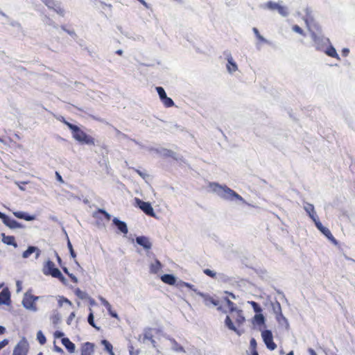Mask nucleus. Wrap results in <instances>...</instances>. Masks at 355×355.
Returning a JSON list of instances; mask_svg holds the SVG:
<instances>
[{"mask_svg":"<svg viewBox=\"0 0 355 355\" xmlns=\"http://www.w3.org/2000/svg\"><path fill=\"white\" fill-rule=\"evenodd\" d=\"M210 188L214 193L225 200L238 202L239 203H246V201L241 196L226 185H220L218 183H211L210 184Z\"/></svg>","mask_w":355,"mask_h":355,"instance_id":"obj_1","label":"nucleus"},{"mask_svg":"<svg viewBox=\"0 0 355 355\" xmlns=\"http://www.w3.org/2000/svg\"><path fill=\"white\" fill-rule=\"evenodd\" d=\"M68 128L72 131L73 137L82 144L94 145V139L81 130L77 125L68 124Z\"/></svg>","mask_w":355,"mask_h":355,"instance_id":"obj_2","label":"nucleus"},{"mask_svg":"<svg viewBox=\"0 0 355 355\" xmlns=\"http://www.w3.org/2000/svg\"><path fill=\"white\" fill-rule=\"evenodd\" d=\"M265 9L270 10H277L280 15L286 17L288 15L289 12L286 6H282L279 2L268 1L262 6Z\"/></svg>","mask_w":355,"mask_h":355,"instance_id":"obj_3","label":"nucleus"},{"mask_svg":"<svg viewBox=\"0 0 355 355\" xmlns=\"http://www.w3.org/2000/svg\"><path fill=\"white\" fill-rule=\"evenodd\" d=\"M39 297L34 296L28 292L24 294L22 304L24 307L28 310L36 312L37 311L35 301L37 300Z\"/></svg>","mask_w":355,"mask_h":355,"instance_id":"obj_4","label":"nucleus"},{"mask_svg":"<svg viewBox=\"0 0 355 355\" xmlns=\"http://www.w3.org/2000/svg\"><path fill=\"white\" fill-rule=\"evenodd\" d=\"M261 337L268 349L274 350L277 348V345L273 342V336L270 330L263 331L261 332Z\"/></svg>","mask_w":355,"mask_h":355,"instance_id":"obj_5","label":"nucleus"},{"mask_svg":"<svg viewBox=\"0 0 355 355\" xmlns=\"http://www.w3.org/2000/svg\"><path fill=\"white\" fill-rule=\"evenodd\" d=\"M42 2L49 8L50 10H53L58 15L63 17L64 15V10L61 6L60 3L57 2L54 0H42Z\"/></svg>","mask_w":355,"mask_h":355,"instance_id":"obj_6","label":"nucleus"},{"mask_svg":"<svg viewBox=\"0 0 355 355\" xmlns=\"http://www.w3.org/2000/svg\"><path fill=\"white\" fill-rule=\"evenodd\" d=\"M137 205L147 215L155 216V212L150 203L144 202L137 198H135Z\"/></svg>","mask_w":355,"mask_h":355,"instance_id":"obj_7","label":"nucleus"},{"mask_svg":"<svg viewBox=\"0 0 355 355\" xmlns=\"http://www.w3.org/2000/svg\"><path fill=\"white\" fill-rule=\"evenodd\" d=\"M311 38L315 42L317 49H320L324 45L329 43V40L322 35H318L314 32H311Z\"/></svg>","mask_w":355,"mask_h":355,"instance_id":"obj_8","label":"nucleus"},{"mask_svg":"<svg viewBox=\"0 0 355 355\" xmlns=\"http://www.w3.org/2000/svg\"><path fill=\"white\" fill-rule=\"evenodd\" d=\"M317 228L333 243L337 244V241L335 239V238L333 236L332 234L331 233L330 230L322 225V224L320 222L319 220H318L316 222L314 223Z\"/></svg>","mask_w":355,"mask_h":355,"instance_id":"obj_9","label":"nucleus"},{"mask_svg":"<svg viewBox=\"0 0 355 355\" xmlns=\"http://www.w3.org/2000/svg\"><path fill=\"white\" fill-rule=\"evenodd\" d=\"M225 54L226 55V60L227 61V64L226 65L227 70L230 73H233L234 72L238 70L237 64L234 60L230 52H225Z\"/></svg>","mask_w":355,"mask_h":355,"instance_id":"obj_10","label":"nucleus"},{"mask_svg":"<svg viewBox=\"0 0 355 355\" xmlns=\"http://www.w3.org/2000/svg\"><path fill=\"white\" fill-rule=\"evenodd\" d=\"M28 345L25 340H21L15 347L12 355H26Z\"/></svg>","mask_w":355,"mask_h":355,"instance_id":"obj_11","label":"nucleus"},{"mask_svg":"<svg viewBox=\"0 0 355 355\" xmlns=\"http://www.w3.org/2000/svg\"><path fill=\"white\" fill-rule=\"evenodd\" d=\"M304 209L314 223L319 220L313 205L306 202Z\"/></svg>","mask_w":355,"mask_h":355,"instance_id":"obj_12","label":"nucleus"},{"mask_svg":"<svg viewBox=\"0 0 355 355\" xmlns=\"http://www.w3.org/2000/svg\"><path fill=\"white\" fill-rule=\"evenodd\" d=\"M136 242L146 250H150L152 247V243L149 239L144 236H137L136 238Z\"/></svg>","mask_w":355,"mask_h":355,"instance_id":"obj_13","label":"nucleus"},{"mask_svg":"<svg viewBox=\"0 0 355 355\" xmlns=\"http://www.w3.org/2000/svg\"><path fill=\"white\" fill-rule=\"evenodd\" d=\"M10 303V293L8 288H6L0 293V304L8 305Z\"/></svg>","mask_w":355,"mask_h":355,"instance_id":"obj_14","label":"nucleus"},{"mask_svg":"<svg viewBox=\"0 0 355 355\" xmlns=\"http://www.w3.org/2000/svg\"><path fill=\"white\" fill-rule=\"evenodd\" d=\"M3 223L10 229L24 228V226L21 223H18L14 219L10 218L8 216H6Z\"/></svg>","mask_w":355,"mask_h":355,"instance_id":"obj_15","label":"nucleus"},{"mask_svg":"<svg viewBox=\"0 0 355 355\" xmlns=\"http://www.w3.org/2000/svg\"><path fill=\"white\" fill-rule=\"evenodd\" d=\"M33 253H35V258L37 259L40 254V250L37 247L29 246L28 249L23 252L22 257L24 259H27Z\"/></svg>","mask_w":355,"mask_h":355,"instance_id":"obj_16","label":"nucleus"},{"mask_svg":"<svg viewBox=\"0 0 355 355\" xmlns=\"http://www.w3.org/2000/svg\"><path fill=\"white\" fill-rule=\"evenodd\" d=\"M113 223L122 233L126 234L128 232L127 225L125 222L120 220L117 218L113 219Z\"/></svg>","mask_w":355,"mask_h":355,"instance_id":"obj_17","label":"nucleus"},{"mask_svg":"<svg viewBox=\"0 0 355 355\" xmlns=\"http://www.w3.org/2000/svg\"><path fill=\"white\" fill-rule=\"evenodd\" d=\"M55 270H60L55 268V264L53 261H48L44 266V272L46 275H51L52 277H53L54 271Z\"/></svg>","mask_w":355,"mask_h":355,"instance_id":"obj_18","label":"nucleus"},{"mask_svg":"<svg viewBox=\"0 0 355 355\" xmlns=\"http://www.w3.org/2000/svg\"><path fill=\"white\" fill-rule=\"evenodd\" d=\"M2 242L8 245H12L15 248L17 247V244L15 242V239L13 236H6L4 233L1 234Z\"/></svg>","mask_w":355,"mask_h":355,"instance_id":"obj_19","label":"nucleus"},{"mask_svg":"<svg viewBox=\"0 0 355 355\" xmlns=\"http://www.w3.org/2000/svg\"><path fill=\"white\" fill-rule=\"evenodd\" d=\"M94 345L91 343H85L81 349V355H91L94 352Z\"/></svg>","mask_w":355,"mask_h":355,"instance_id":"obj_20","label":"nucleus"},{"mask_svg":"<svg viewBox=\"0 0 355 355\" xmlns=\"http://www.w3.org/2000/svg\"><path fill=\"white\" fill-rule=\"evenodd\" d=\"M13 214L17 218H20V219H24L25 220H27V221H31V220H35V216L29 215L26 212H24V211H14Z\"/></svg>","mask_w":355,"mask_h":355,"instance_id":"obj_21","label":"nucleus"},{"mask_svg":"<svg viewBox=\"0 0 355 355\" xmlns=\"http://www.w3.org/2000/svg\"><path fill=\"white\" fill-rule=\"evenodd\" d=\"M198 294L204 298V302L206 306H209L210 304L218 306L219 304L218 301L215 300L209 295H205L200 292H198Z\"/></svg>","mask_w":355,"mask_h":355,"instance_id":"obj_22","label":"nucleus"},{"mask_svg":"<svg viewBox=\"0 0 355 355\" xmlns=\"http://www.w3.org/2000/svg\"><path fill=\"white\" fill-rule=\"evenodd\" d=\"M273 310H274L275 313H276L277 319L279 321L280 318H282L286 323H288L286 318L282 315L281 305L278 302H277L275 303V304L273 305Z\"/></svg>","mask_w":355,"mask_h":355,"instance_id":"obj_23","label":"nucleus"},{"mask_svg":"<svg viewBox=\"0 0 355 355\" xmlns=\"http://www.w3.org/2000/svg\"><path fill=\"white\" fill-rule=\"evenodd\" d=\"M62 343L69 351V352L73 353L75 352V345L71 342L68 338H63L62 339Z\"/></svg>","mask_w":355,"mask_h":355,"instance_id":"obj_24","label":"nucleus"},{"mask_svg":"<svg viewBox=\"0 0 355 355\" xmlns=\"http://www.w3.org/2000/svg\"><path fill=\"white\" fill-rule=\"evenodd\" d=\"M147 150L149 151H155L158 154H160L164 156L167 157H173V153L171 150H168L167 149L162 148L161 150L153 148H147Z\"/></svg>","mask_w":355,"mask_h":355,"instance_id":"obj_25","label":"nucleus"},{"mask_svg":"<svg viewBox=\"0 0 355 355\" xmlns=\"http://www.w3.org/2000/svg\"><path fill=\"white\" fill-rule=\"evenodd\" d=\"M161 279L163 282L169 285H174L176 281L175 276L168 274L162 275Z\"/></svg>","mask_w":355,"mask_h":355,"instance_id":"obj_26","label":"nucleus"},{"mask_svg":"<svg viewBox=\"0 0 355 355\" xmlns=\"http://www.w3.org/2000/svg\"><path fill=\"white\" fill-rule=\"evenodd\" d=\"M304 12L306 13L305 17H304V20L308 27V28L310 30V22L313 21V17L311 15V10L309 8H306L304 9Z\"/></svg>","mask_w":355,"mask_h":355,"instance_id":"obj_27","label":"nucleus"},{"mask_svg":"<svg viewBox=\"0 0 355 355\" xmlns=\"http://www.w3.org/2000/svg\"><path fill=\"white\" fill-rule=\"evenodd\" d=\"M162 268V264L159 261L156 259L150 266V270L152 273H157Z\"/></svg>","mask_w":355,"mask_h":355,"instance_id":"obj_28","label":"nucleus"},{"mask_svg":"<svg viewBox=\"0 0 355 355\" xmlns=\"http://www.w3.org/2000/svg\"><path fill=\"white\" fill-rule=\"evenodd\" d=\"M325 53L327 55L336 58L337 60H340V57L338 54L337 53L336 49L332 46H330L326 51Z\"/></svg>","mask_w":355,"mask_h":355,"instance_id":"obj_29","label":"nucleus"},{"mask_svg":"<svg viewBox=\"0 0 355 355\" xmlns=\"http://www.w3.org/2000/svg\"><path fill=\"white\" fill-rule=\"evenodd\" d=\"M225 325L231 330L235 331L237 334L240 335L239 331L236 329V327L234 325L232 320L230 319V316H227L225 321Z\"/></svg>","mask_w":355,"mask_h":355,"instance_id":"obj_30","label":"nucleus"},{"mask_svg":"<svg viewBox=\"0 0 355 355\" xmlns=\"http://www.w3.org/2000/svg\"><path fill=\"white\" fill-rule=\"evenodd\" d=\"M50 320L53 324H57L60 321V315L57 311H53Z\"/></svg>","mask_w":355,"mask_h":355,"instance_id":"obj_31","label":"nucleus"},{"mask_svg":"<svg viewBox=\"0 0 355 355\" xmlns=\"http://www.w3.org/2000/svg\"><path fill=\"white\" fill-rule=\"evenodd\" d=\"M254 322L256 324L261 325L265 322L264 316L261 314H256L254 317Z\"/></svg>","mask_w":355,"mask_h":355,"instance_id":"obj_32","label":"nucleus"},{"mask_svg":"<svg viewBox=\"0 0 355 355\" xmlns=\"http://www.w3.org/2000/svg\"><path fill=\"white\" fill-rule=\"evenodd\" d=\"M173 350L177 352H184V348L180 345L174 339H171Z\"/></svg>","mask_w":355,"mask_h":355,"instance_id":"obj_33","label":"nucleus"},{"mask_svg":"<svg viewBox=\"0 0 355 355\" xmlns=\"http://www.w3.org/2000/svg\"><path fill=\"white\" fill-rule=\"evenodd\" d=\"M161 101L164 105V106L166 107H171L174 105L173 101L168 96H166V98H164V99L162 100Z\"/></svg>","mask_w":355,"mask_h":355,"instance_id":"obj_34","label":"nucleus"},{"mask_svg":"<svg viewBox=\"0 0 355 355\" xmlns=\"http://www.w3.org/2000/svg\"><path fill=\"white\" fill-rule=\"evenodd\" d=\"M43 22L48 26H52L55 28H57V24L55 23V21L47 16L44 17Z\"/></svg>","mask_w":355,"mask_h":355,"instance_id":"obj_35","label":"nucleus"},{"mask_svg":"<svg viewBox=\"0 0 355 355\" xmlns=\"http://www.w3.org/2000/svg\"><path fill=\"white\" fill-rule=\"evenodd\" d=\"M0 14H1L2 16L5 17L8 20V21H9V23H10V24L12 26L15 27V28H19V29H20V28H21V25H20V24H19L18 21H13V20H10V19H8V17L6 15V14H5V13H3V12H0Z\"/></svg>","mask_w":355,"mask_h":355,"instance_id":"obj_36","label":"nucleus"},{"mask_svg":"<svg viewBox=\"0 0 355 355\" xmlns=\"http://www.w3.org/2000/svg\"><path fill=\"white\" fill-rule=\"evenodd\" d=\"M236 321L239 324H242L245 321V318L242 315L241 311L236 310Z\"/></svg>","mask_w":355,"mask_h":355,"instance_id":"obj_37","label":"nucleus"},{"mask_svg":"<svg viewBox=\"0 0 355 355\" xmlns=\"http://www.w3.org/2000/svg\"><path fill=\"white\" fill-rule=\"evenodd\" d=\"M53 277H56L59 279L62 283L66 284L67 279L66 278L62 275L61 272L60 270H55L54 271Z\"/></svg>","mask_w":355,"mask_h":355,"instance_id":"obj_38","label":"nucleus"},{"mask_svg":"<svg viewBox=\"0 0 355 355\" xmlns=\"http://www.w3.org/2000/svg\"><path fill=\"white\" fill-rule=\"evenodd\" d=\"M37 339L41 345H44L46 341V338L42 331H39L37 333Z\"/></svg>","mask_w":355,"mask_h":355,"instance_id":"obj_39","label":"nucleus"},{"mask_svg":"<svg viewBox=\"0 0 355 355\" xmlns=\"http://www.w3.org/2000/svg\"><path fill=\"white\" fill-rule=\"evenodd\" d=\"M156 90H157V92L158 93V95H159V98H160L161 101L163 100L164 98H166L167 96L165 92V90H164V89L163 87H156Z\"/></svg>","mask_w":355,"mask_h":355,"instance_id":"obj_40","label":"nucleus"},{"mask_svg":"<svg viewBox=\"0 0 355 355\" xmlns=\"http://www.w3.org/2000/svg\"><path fill=\"white\" fill-rule=\"evenodd\" d=\"M75 293H76V295H77L80 299H81V300H85V299H86V298H87V294L85 292H84V291H81V290H80V289H79V288H77V289L75 291Z\"/></svg>","mask_w":355,"mask_h":355,"instance_id":"obj_41","label":"nucleus"},{"mask_svg":"<svg viewBox=\"0 0 355 355\" xmlns=\"http://www.w3.org/2000/svg\"><path fill=\"white\" fill-rule=\"evenodd\" d=\"M101 344L105 346V349L108 352H112L113 347L112 345L106 340H103L101 341Z\"/></svg>","mask_w":355,"mask_h":355,"instance_id":"obj_42","label":"nucleus"},{"mask_svg":"<svg viewBox=\"0 0 355 355\" xmlns=\"http://www.w3.org/2000/svg\"><path fill=\"white\" fill-rule=\"evenodd\" d=\"M87 321L90 325H92L95 329L99 330V327H96L94 322V315L92 313H90L88 315Z\"/></svg>","mask_w":355,"mask_h":355,"instance_id":"obj_43","label":"nucleus"},{"mask_svg":"<svg viewBox=\"0 0 355 355\" xmlns=\"http://www.w3.org/2000/svg\"><path fill=\"white\" fill-rule=\"evenodd\" d=\"M101 304L105 306L108 311H110L111 304L103 297H99Z\"/></svg>","mask_w":355,"mask_h":355,"instance_id":"obj_44","label":"nucleus"},{"mask_svg":"<svg viewBox=\"0 0 355 355\" xmlns=\"http://www.w3.org/2000/svg\"><path fill=\"white\" fill-rule=\"evenodd\" d=\"M67 247L69 248V250L70 252V254L71 256L73 257V258H76V254L73 249V246L69 241V239H68V241H67Z\"/></svg>","mask_w":355,"mask_h":355,"instance_id":"obj_45","label":"nucleus"},{"mask_svg":"<svg viewBox=\"0 0 355 355\" xmlns=\"http://www.w3.org/2000/svg\"><path fill=\"white\" fill-rule=\"evenodd\" d=\"M204 273L211 277H215L216 275V272H214L210 269H208V268L204 270Z\"/></svg>","mask_w":355,"mask_h":355,"instance_id":"obj_46","label":"nucleus"},{"mask_svg":"<svg viewBox=\"0 0 355 355\" xmlns=\"http://www.w3.org/2000/svg\"><path fill=\"white\" fill-rule=\"evenodd\" d=\"M226 302L228 305V308L231 311L232 313H233L236 310V309L234 307V304L230 300H226Z\"/></svg>","mask_w":355,"mask_h":355,"instance_id":"obj_47","label":"nucleus"},{"mask_svg":"<svg viewBox=\"0 0 355 355\" xmlns=\"http://www.w3.org/2000/svg\"><path fill=\"white\" fill-rule=\"evenodd\" d=\"M293 31L295 33H297L300 35H304L303 30L297 25H294L292 28Z\"/></svg>","mask_w":355,"mask_h":355,"instance_id":"obj_48","label":"nucleus"},{"mask_svg":"<svg viewBox=\"0 0 355 355\" xmlns=\"http://www.w3.org/2000/svg\"><path fill=\"white\" fill-rule=\"evenodd\" d=\"M76 315H75V313L74 312H72L69 316L67 318V322L68 324H71V321L73 320V318H75Z\"/></svg>","mask_w":355,"mask_h":355,"instance_id":"obj_49","label":"nucleus"},{"mask_svg":"<svg viewBox=\"0 0 355 355\" xmlns=\"http://www.w3.org/2000/svg\"><path fill=\"white\" fill-rule=\"evenodd\" d=\"M250 347H251V348L252 349V350L256 349V347H257V342H256V340H255L254 338H252V339L250 340Z\"/></svg>","mask_w":355,"mask_h":355,"instance_id":"obj_50","label":"nucleus"},{"mask_svg":"<svg viewBox=\"0 0 355 355\" xmlns=\"http://www.w3.org/2000/svg\"><path fill=\"white\" fill-rule=\"evenodd\" d=\"M98 212L102 213L107 220H110L111 218L110 214L105 211V210L100 209L98 210Z\"/></svg>","mask_w":355,"mask_h":355,"instance_id":"obj_51","label":"nucleus"},{"mask_svg":"<svg viewBox=\"0 0 355 355\" xmlns=\"http://www.w3.org/2000/svg\"><path fill=\"white\" fill-rule=\"evenodd\" d=\"M62 29L64 31H66L68 34H69L71 37H73V38H75L76 37V34L75 33V32L73 31L67 30L64 27H62Z\"/></svg>","mask_w":355,"mask_h":355,"instance_id":"obj_52","label":"nucleus"},{"mask_svg":"<svg viewBox=\"0 0 355 355\" xmlns=\"http://www.w3.org/2000/svg\"><path fill=\"white\" fill-rule=\"evenodd\" d=\"M253 309H254V311L255 313H257V314H259V313L262 311V309L261 308V306H259V304H257V306H254V307L253 308Z\"/></svg>","mask_w":355,"mask_h":355,"instance_id":"obj_53","label":"nucleus"},{"mask_svg":"<svg viewBox=\"0 0 355 355\" xmlns=\"http://www.w3.org/2000/svg\"><path fill=\"white\" fill-rule=\"evenodd\" d=\"M8 344V340L7 339H4L0 342V349L6 347Z\"/></svg>","mask_w":355,"mask_h":355,"instance_id":"obj_54","label":"nucleus"},{"mask_svg":"<svg viewBox=\"0 0 355 355\" xmlns=\"http://www.w3.org/2000/svg\"><path fill=\"white\" fill-rule=\"evenodd\" d=\"M152 336L148 331H146L144 334V339L150 340L152 339Z\"/></svg>","mask_w":355,"mask_h":355,"instance_id":"obj_55","label":"nucleus"},{"mask_svg":"<svg viewBox=\"0 0 355 355\" xmlns=\"http://www.w3.org/2000/svg\"><path fill=\"white\" fill-rule=\"evenodd\" d=\"M54 336H55V338H62L64 336V333H62L61 331H57L55 332Z\"/></svg>","mask_w":355,"mask_h":355,"instance_id":"obj_56","label":"nucleus"},{"mask_svg":"<svg viewBox=\"0 0 355 355\" xmlns=\"http://www.w3.org/2000/svg\"><path fill=\"white\" fill-rule=\"evenodd\" d=\"M257 38L261 42L268 43V41L266 39H265L261 35H258Z\"/></svg>","mask_w":355,"mask_h":355,"instance_id":"obj_57","label":"nucleus"},{"mask_svg":"<svg viewBox=\"0 0 355 355\" xmlns=\"http://www.w3.org/2000/svg\"><path fill=\"white\" fill-rule=\"evenodd\" d=\"M69 277L71 279V280L74 282V283H77L78 282V279L76 276H74L73 274L71 273H69Z\"/></svg>","mask_w":355,"mask_h":355,"instance_id":"obj_58","label":"nucleus"},{"mask_svg":"<svg viewBox=\"0 0 355 355\" xmlns=\"http://www.w3.org/2000/svg\"><path fill=\"white\" fill-rule=\"evenodd\" d=\"M55 175H56V178H57L58 181H59V182H60L63 183V182H64V180H63V179H62V176L60 175V173H58V172H56V173H55Z\"/></svg>","mask_w":355,"mask_h":355,"instance_id":"obj_59","label":"nucleus"},{"mask_svg":"<svg viewBox=\"0 0 355 355\" xmlns=\"http://www.w3.org/2000/svg\"><path fill=\"white\" fill-rule=\"evenodd\" d=\"M17 292H20L21 290V284L19 281L17 282Z\"/></svg>","mask_w":355,"mask_h":355,"instance_id":"obj_60","label":"nucleus"},{"mask_svg":"<svg viewBox=\"0 0 355 355\" xmlns=\"http://www.w3.org/2000/svg\"><path fill=\"white\" fill-rule=\"evenodd\" d=\"M184 285L188 288H189L190 289L196 291V289H194V286L189 283H186V282H184Z\"/></svg>","mask_w":355,"mask_h":355,"instance_id":"obj_61","label":"nucleus"},{"mask_svg":"<svg viewBox=\"0 0 355 355\" xmlns=\"http://www.w3.org/2000/svg\"><path fill=\"white\" fill-rule=\"evenodd\" d=\"M108 312H109V313H110V314L113 318H118V315H117V313H115V312H113V311H112V307L110 308V311H108Z\"/></svg>","mask_w":355,"mask_h":355,"instance_id":"obj_62","label":"nucleus"},{"mask_svg":"<svg viewBox=\"0 0 355 355\" xmlns=\"http://www.w3.org/2000/svg\"><path fill=\"white\" fill-rule=\"evenodd\" d=\"M146 8H149V5L144 0H138Z\"/></svg>","mask_w":355,"mask_h":355,"instance_id":"obj_63","label":"nucleus"},{"mask_svg":"<svg viewBox=\"0 0 355 355\" xmlns=\"http://www.w3.org/2000/svg\"><path fill=\"white\" fill-rule=\"evenodd\" d=\"M252 31H253V32H254V35H256L257 37L258 35H260V33H259V31H258V29L257 28H253Z\"/></svg>","mask_w":355,"mask_h":355,"instance_id":"obj_64","label":"nucleus"}]
</instances>
